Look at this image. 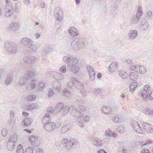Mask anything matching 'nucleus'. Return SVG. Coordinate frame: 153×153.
<instances>
[{"label": "nucleus", "instance_id": "nucleus-11", "mask_svg": "<svg viewBox=\"0 0 153 153\" xmlns=\"http://www.w3.org/2000/svg\"><path fill=\"white\" fill-rule=\"evenodd\" d=\"M54 15L58 21L62 20L63 18V12L62 9L59 7H57L54 10Z\"/></svg>", "mask_w": 153, "mask_h": 153}, {"label": "nucleus", "instance_id": "nucleus-54", "mask_svg": "<svg viewBox=\"0 0 153 153\" xmlns=\"http://www.w3.org/2000/svg\"><path fill=\"white\" fill-rule=\"evenodd\" d=\"M113 120L114 123H119L121 122V120L117 116H115L113 117Z\"/></svg>", "mask_w": 153, "mask_h": 153}, {"label": "nucleus", "instance_id": "nucleus-47", "mask_svg": "<svg viewBox=\"0 0 153 153\" xmlns=\"http://www.w3.org/2000/svg\"><path fill=\"white\" fill-rule=\"evenodd\" d=\"M7 147L8 149L10 151H12L14 149L15 144H13L10 143H7Z\"/></svg>", "mask_w": 153, "mask_h": 153}, {"label": "nucleus", "instance_id": "nucleus-39", "mask_svg": "<svg viewBox=\"0 0 153 153\" xmlns=\"http://www.w3.org/2000/svg\"><path fill=\"white\" fill-rule=\"evenodd\" d=\"M70 112L69 107L68 106H64L63 107L62 109L61 110V113L63 115L67 114L68 111Z\"/></svg>", "mask_w": 153, "mask_h": 153}, {"label": "nucleus", "instance_id": "nucleus-24", "mask_svg": "<svg viewBox=\"0 0 153 153\" xmlns=\"http://www.w3.org/2000/svg\"><path fill=\"white\" fill-rule=\"evenodd\" d=\"M77 64V63H73L69 66V67L71 68V72L74 74H76L79 71V67L78 66L76 65Z\"/></svg>", "mask_w": 153, "mask_h": 153}, {"label": "nucleus", "instance_id": "nucleus-48", "mask_svg": "<svg viewBox=\"0 0 153 153\" xmlns=\"http://www.w3.org/2000/svg\"><path fill=\"white\" fill-rule=\"evenodd\" d=\"M36 96L33 94H30L27 97L28 101H31L35 100L36 99Z\"/></svg>", "mask_w": 153, "mask_h": 153}, {"label": "nucleus", "instance_id": "nucleus-17", "mask_svg": "<svg viewBox=\"0 0 153 153\" xmlns=\"http://www.w3.org/2000/svg\"><path fill=\"white\" fill-rule=\"evenodd\" d=\"M74 82V86L79 90H82L84 88V87L82 84L76 78L71 77L70 78Z\"/></svg>", "mask_w": 153, "mask_h": 153}, {"label": "nucleus", "instance_id": "nucleus-32", "mask_svg": "<svg viewBox=\"0 0 153 153\" xmlns=\"http://www.w3.org/2000/svg\"><path fill=\"white\" fill-rule=\"evenodd\" d=\"M101 110L105 114H110L112 111V108L109 106H104L102 108Z\"/></svg>", "mask_w": 153, "mask_h": 153}, {"label": "nucleus", "instance_id": "nucleus-10", "mask_svg": "<svg viewBox=\"0 0 153 153\" xmlns=\"http://www.w3.org/2000/svg\"><path fill=\"white\" fill-rule=\"evenodd\" d=\"M36 80L35 78L33 77L32 79L29 81L27 82L26 88L28 90H30L32 89L36 88Z\"/></svg>", "mask_w": 153, "mask_h": 153}, {"label": "nucleus", "instance_id": "nucleus-13", "mask_svg": "<svg viewBox=\"0 0 153 153\" xmlns=\"http://www.w3.org/2000/svg\"><path fill=\"white\" fill-rule=\"evenodd\" d=\"M86 68L89 73L90 77L89 80L91 81H92L95 79L96 75L94 70L92 66H88Z\"/></svg>", "mask_w": 153, "mask_h": 153}, {"label": "nucleus", "instance_id": "nucleus-61", "mask_svg": "<svg viewBox=\"0 0 153 153\" xmlns=\"http://www.w3.org/2000/svg\"><path fill=\"white\" fill-rule=\"evenodd\" d=\"M143 14V12L141 10H138L137 12V14L135 15L138 18L139 17V19H140L141 17L142 16Z\"/></svg>", "mask_w": 153, "mask_h": 153}, {"label": "nucleus", "instance_id": "nucleus-58", "mask_svg": "<svg viewBox=\"0 0 153 153\" xmlns=\"http://www.w3.org/2000/svg\"><path fill=\"white\" fill-rule=\"evenodd\" d=\"M25 110L27 111H32L33 110L32 108V104L27 105L25 107Z\"/></svg>", "mask_w": 153, "mask_h": 153}, {"label": "nucleus", "instance_id": "nucleus-63", "mask_svg": "<svg viewBox=\"0 0 153 153\" xmlns=\"http://www.w3.org/2000/svg\"><path fill=\"white\" fill-rule=\"evenodd\" d=\"M118 129L119 130L118 131L120 133H123L125 131L124 128L123 126H119Z\"/></svg>", "mask_w": 153, "mask_h": 153}, {"label": "nucleus", "instance_id": "nucleus-15", "mask_svg": "<svg viewBox=\"0 0 153 153\" xmlns=\"http://www.w3.org/2000/svg\"><path fill=\"white\" fill-rule=\"evenodd\" d=\"M45 124L44 125V128L48 131H52L55 129V126H56V125L53 122H48Z\"/></svg>", "mask_w": 153, "mask_h": 153}, {"label": "nucleus", "instance_id": "nucleus-16", "mask_svg": "<svg viewBox=\"0 0 153 153\" xmlns=\"http://www.w3.org/2000/svg\"><path fill=\"white\" fill-rule=\"evenodd\" d=\"M148 22L145 19H141L140 27L142 30L143 32L144 33H148V32H147V30L148 28Z\"/></svg>", "mask_w": 153, "mask_h": 153}, {"label": "nucleus", "instance_id": "nucleus-35", "mask_svg": "<svg viewBox=\"0 0 153 153\" xmlns=\"http://www.w3.org/2000/svg\"><path fill=\"white\" fill-rule=\"evenodd\" d=\"M54 78L58 80H62L64 79V76L60 73L56 72L55 73Z\"/></svg>", "mask_w": 153, "mask_h": 153}, {"label": "nucleus", "instance_id": "nucleus-3", "mask_svg": "<svg viewBox=\"0 0 153 153\" xmlns=\"http://www.w3.org/2000/svg\"><path fill=\"white\" fill-rule=\"evenodd\" d=\"M70 113L71 114L75 117H80L83 116L82 113L84 112L85 109V107L83 105H80L79 108V110L76 109L74 106H71L69 107Z\"/></svg>", "mask_w": 153, "mask_h": 153}, {"label": "nucleus", "instance_id": "nucleus-64", "mask_svg": "<svg viewBox=\"0 0 153 153\" xmlns=\"http://www.w3.org/2000/svg\"><path fill=\"white\" fill-rule=\"evenodd\" d=\"M68 128L66 126H63L61 129V131L63 133H64L68 130Z\"/></svg>", "mask_w": 153, "mask_h": 153}, {"label": "nucleus", "instance_id": "nucleus-19", "mask_svg": "<svg viewBox=\"0 0 153 153\" xmlns=\"http://www.w3.org/2000/svg\"><path fill=\"white\" fill-rule=\"evenodd\" d=\"M24 62L28 64L33 63L36 60L35 57L30 56L25 57L23 58Z\"/></svg>", "mask_w": 153, "mask_h": 153}, {"label": "nucleus", "instance_id": "nucleus-36", "mask_svg": "<svg viewBox=\"0 0 153 153\" xmlns=\"http://www.w3.org/2000/svg\"><path fill=\"white\" fill-rule=\"evenodd\" d=\"M140 19L135 15H134L131 19V22L133 24H136L139 22Z\"/></svg>", "mask_w": 153, "mask_h": 153}, {"label": "nucleus", "instance_id": "nucleus-50", "mask_svg": "<svg viewBox=\"0 0 153 153\" xmlns=\"http://www.w3.org/2000/svg\"><path fill=\"white\" fill-rule=\"evenodd\" d=\"M127 150L123 146L119 147L118 149V153H127Z\"/></svg>", "mask_w": 153, "mask_h": 153}, {"label": "nucleus", "instance_id": "nucleus-26", "mask_svg": "<svg viewBox=\"0 0 153 153\" xmlns=\"http://www.w3.org/2000/svg\"><path fill=\"white\" fill-rule=\"evenodd\" d=\"M119 64L117 62L112 63L109 66V70L111 72H114L117 70V67L118 66Z\"/></svg>", "mask_w": 153, "mask_h": 153}, {"label": "nucleus", "instance_id": "nucleus-37", "mask_svg": "<svg viewBox=\"0 0 153 153\" xmlns=\"http://www.w3.org/2000/svg\"><path fill=\"white\" fill-rule=\"evenodd\" d=\"M45 84L43 82H39V85L37 87L38 90L40 91H43L45 88Z\"/></svg>", "mask_w": 153, "mask_h": 153}, {"label": "nucleus", "instance_id": "nucleus-62", "mask_svg": "<svg viewBox=\"0 0 153 153\" xmlns=\"http://www.w3.org/2000/svg\"><path fill=\"white\" fill-rule=\"evenodd\" d=\"M80 92L82 94L83 97H85L87 96V93L85 90L82 89V90H80Z\"/></svg>", "mask_w": 153, "mask_h": 153}, {"label": "nucleus", "instance_id": "nucleus-25", "mask_svg": "<svg viewBox=\"0 0 153 153\" xmlns=\"http://www.w3.org/2000/svg\"><path fill=\"white\" fill-rule=\"evenodd\" d=\"M68 31L69 33L72 36H74L79 35L77 30L74 27H70Z\"/></svg>", "mask_w": 153, "mask_h": 153}, {"label": "nucleus", "instance_id": "nucleus-31", "mask_svg": "<svg viewBox=\"0 0 153 153\" xmlns=\"http://www.w3.org/2000/svg\"><path fill=\"white\" fill-rule=\"evenodd\" d=\"M128 76L131 80L136 81L138 79V75L137 73L134 72H131L128 74Z\"/></svg>", "mask_w": 153, "mask_h": 153}, {"label": "nucleus", "instance_id": "nucleus-56", "mask_svg": "<svg viewBox=\"0 0 153 153\" xmlns=\"http://www.w3.org/2000/svg\"><path fill=\"white\" fill-rule=\"evenodd\" d=\"M71 81H69L68 82L67 87L70 88H71L73 86H74V83L72 80L71 79Z\"/></svg>", "mask_w": 153, "mask_h": 153}, {"label": "nucleus", "instance_id": "nucleus-4", "mask_svg": "<svg viewBox=\"0 0 153 153\" xmlns=\"http://www.w3.org/2000/svg\"><path fill=\"white\" fill-rule=\"evenodd\" d=\"M36 74L35 70L29 71L25 74L23 78H21L19 81V84L21 85H24L29 81L32 79Z\"/></svg>", "mask_w": 153, "mask_h": 153}, {"label": "nucleus", "instance_id": "nucleus-49", "mask_svg": "<svg viewBox=\"0 0 153 153\" xmlns=\"http://www.w3.org/2000/svg\"><path fill=\"white\" fill-rule=\"evenodd\" d=\"M62 94L65 97H68L71 94V92L66 89H64Z\"/></svg>", "mask_w": 153, "mask_h": 153}, {"label": "nucleus", "instance_id": "nucleus-38", "mask_svg": "<svg viewBox=\"0 0 153 153\" xmlns=\"http://www.w3.org/2000/svg\"><path fill=\"white\" fill-rule=\"evenodd\" d=\"M137 85V84L136 82L131 83L129 87L130 91L132 92L134 91Z\"/></svg>", "mask_w": 153, "mask_h": 153}, {"label": "nucleus", "instance_id": "nucleus-5", "mask_svg": "<svg viewBox=\"0 0 153 153\" xmlns=\"http://www.w3.org/2000/svg\"><path fill=\"white\" fill-rule=\"evenodd\" d=\"M4 47L7 51L11 53H14L17 51L16 44L13 42H5L4 43Z\"/></svg>", "mask_w": 153, "mask_h": 153}, {"label": "nucleus", "instance_id": "nucleus-29", "mask_svg": "<svg viewBox=\"0 0 153 153\" xmlns=\"http://www.w3.org/2000/svg\"><path fill=\"white\" fill-rule=\"evenodd\" d=\"M105 138L106 139L109 138V137H116L117 135L116 133L112 131L109 130H107L105 132Z\"/></svg>", "mask_w": 153, "mask_h": 153}, {"label": "nucleus", "instance_id": "nucleus-57", "mask_svg": "<svg viewBox=\"0 0 153 153\" xmlns=\"http://www.w3.org/2000/svg\"><path fill=\"white\" fill-rule=\"evenodd\" d=\"M54 94V92L51 88H49L48 90V97H52Z\"/></svg>", "mask_w": 153, "mask_h": 153}, {"label": "nucleus", "instance_id": "nucleus-28", "mask_svg": "<svg viewBox=\"0 0 153 153\" xmlns=\"http://www.w3.org/2000/svg\"><path fill=\"white\" fill-rule=\"evenodd\" d=\"M33 122V120L31 118H25L22 123L23 126L27 128L28 126L30 125Z\"/></svg>", "mask_w": 153, "mask_h": 153}, {"label": "nucleus", "instance_id": "nucleus-1", "mask_svg": "<svg viewBox=\"0 0 153 153\" xmlns=\"http://www.w3.org/2000/svg\"><path fill=\"white\" fill-rule=\"evenodd\" d=\"M88 43L87 39L80 37L75 39L71 42V45L73 48L77 50L79 48H86Z\"/></svg>", "mask_w": 153, "mask_h": 153}, {"label": "nucleus", "instance_id": "nucleus-21", "mask_svg": "<svg viewBox=\"0 0 153 153\" xmlns=\"http://www.w3.org/2000/svg\"><path fill=\"white\" fill-rule=\"evenodd\" d=\"M13 80V74L11 73H9L5 80V84L6 85H9L11 83Z\"/></svg>", "mask_w": 153, "mask_h": 153}, {"label": "nucleus", "instance_id": "nucleus-41", "mask_svg": "<svg viewBox=\"0 0 153 153\" xmlns=\"http://www.w3.org/2000/svg\"><path fill=\"white\" fill-rule=\"evenodd\" d=\"M143 112L146 114L151 115H153V109L148 108L143 110Z\"/></svg>", "mask_w": 153, "mask_h": 153}, {"label": "nucleus", "instance_id": "nucleus-60", "mask_svg": "<svg viewBox=\"0 0 153 153\" xmlns=\"http://www.w3.org/2000/svg\"><path fill=\"white\" fill-rule=\"evenodd\" d=\"M1 134L2 136L5 137L6 136L7 134V130L6 128H3L1 131Z\"/></svg>", "mask_w": 153, "mask_h": 153}, {"label": "nucleus", "instance_id": "nucleus-42", "mask_svg": "<svg viewBox=\"0 0 153 153\" xmlns=\"http://www.w3.org/2000/svg\"><path fill=\"white\" fill-rule=\"evenodd\" d=\"M93 92L95 95H101L102 94V92L101 89L100 88L94 89L93 90Z\"/></svg>", "mask_w": 153, "mask_h": 153}, {"label": "nucleus", "instance_id": "nucleus-22", "mask_svg": "<svg viewBox=\"0 0 153 153\" xmlns=\"http://www.w3.org/2000/svg\"><path fill=\"white\" fill-rule=\"evenodd\" d=\"M33 42L32 40L26 37L23 38L21 40V43L25 46H29L30 45L33 43Z\"/></svg>", "mask_w": 153, "mask_h": 153}, {"label": "nucleus", "instance_id": "nucleus-6", "mask_svg": "<svg viewBox=\"0 0 153 153\" xmlns=\"http://www.w3.org/2000/svg\"><path fill=\"white\" fill-rule=\"evenodd\" d=\"M63 61L69 66L73 63L77 64L78 63V59L76 58H73V56L69 55L66 56L63 58Z\"/></svg>", "mask_w": 153, "mask_h": 153}, {"label": "nucleus", "instance_id": "nucleus-7", "mask_svg": "<svg viewBox=\"0 0 153 153\" xmlns=\"http://www.w3.org/2000/svg\"><path fill=\"white\" fill-rule=\"evenodd\" d=\"M131 70L143 74L146 71V69L144 66L139 65H131L130 66Z\"/></svg>", "mask_w": 153, "mask_h": 153}, {"label": "nucleus", "instance_id": "nucleus-43", "mask_svg": "<svg viewBox=\"0 0 153 153\" xmlns=\"http://www.w3.org/2000/svg\"><path fill=\"white\" fill-rule=\"evenodd\" d=\"M11 29L13 31L17 30L19 27V25L17 22H14V23H12L11 24Z\"/></svg>", "mask_w": 153, "mask_h": 153}, {"label": "nucleus", "instance_id": "nucleus-46", "mask_svg": "<svg viewBox=\"0 0 153 153\" xmlns=\"http://www.w3.org/2000/svg\"><path fill=\"white\" fill-rule=\"evenodd\" d=\"M64 106V105L63 103L62 102L59 103L56 106V108L57 111L61 112Z\"/></svg>", "mask_w": 153, "mask_h": 153}, {"label": "nucleus", "instance_id": "nucleus-55", "mask_svg": "<svg viewBox=\"0 0 153 153\" xmlns=\"http://www.w3.org/2000/svg\"><path fill=\"white\" fill-rule=\"evenodd\" d=\"M33 151L32 148L29 147L26 149L25 153H33Z\"/></svg>", "mask_w": 153, "mask_h": 153}, {"label": "nucleus", "instance_id": "nucleus-20", "mask_svg": "<svg viewBox=\"0 0 153 153\" xmlns=\"http://www.w3.org/2000/svg\"><path fill=\"white\" fill-rule=\"evenodd\" d=\"M29 140L32 146L35 147L38 144L39 141L37 137L33 135H31L30 136Z\"/></svg>", "mask_w": 153, "mask_h": 153}, {"label": "nucleus", "instance_id": "nucleus-27", "mask_svg": "<svg viewBox=\"0 0 153 153\" xmlns=\"http://www.w3.org/2000/svg\"><path fill=\"white\" fill-rule=\"evenodd\" d=\"M151 141H147L145 142L144 144L142 145L141 148L143 149V151L141 153H150L149 150L145 148V146L148 144H151L152 143Z\"/></svg>", "mask_w": 153, "mask_h": 153}, {"label": "nucleus", "instance_id": "nucleus-2", "mask_svg": "<svg viewBox=\"0 0 153 153\" xmlns=\"http://www.w3.org/2000/svg\"><path fill=\"white\" fill-rule=\"evenodd\" d=\"M79 144L78 141L73 138L70 140L65 139L61 141L60 145L63 149L66 150V149L70 150L73 147L76 148Z\"/></svg>", "mask_w": 153, "mask_h": 153}, {"label": "nucleus", "instance_id": "nucleus-34", "mask_svg": "<svg viewBox=\"0 0 153 153\" xmlns=\"http://www.w3.org/2000/svg\"><path fill=\"white\" fill-rule=\"evenodd\" d=\"M16 118H10V119L8 120L7 124L10 127L13 128L15 126L16 123Z\"/></svg>", "mask_w": 153, "mask_h": 153}, {"label": "nucleus", "instance_id": "nucleus-44", "mask_svg": "<svg viewBox=\"0 0 153 153\" xmlns=\"http://www.w3.org/2000/svg\"><path fill=\"white\" fill-rule=\"evenodd\" d=\"M94 143L97 146H100L102 145L101 140L99 138H96L94 140Z\"/></svg>", "mask_w": 153, "mask_h": 153}, {"label": "nucleus", "instance_id": "nucleus-14", "mask_svg": "<svg viewBox=\"0 0 153 153\" xmlns=\"http://www.w3.org/2000/svg\"><path fill=\"white\" fill-rule=\"evenodd\" d=\"M138 36V31L136 30H130L128 33V39L130 40H135Z\"/></svg>", "mask_w": 153, "mask_h": 153}, {"label": "nucleus", "instance_id": "nucleus-59", "mask_svg": "<svg viewBox=\"0 0 153 153\" xmlns=\"http://www.w3.org/2000/svg\"><path fill=\"white\" fill-rule=\"evenodd\" d=\"M66 68L65 66H63L60 68V72L62 73H65L66 72Z\"/></svg>", "mask_w": 153, "mask_h": 153}, {"label": "nucleus", "instance_id": "nucleus-12", "mask_svg": "<svg viewBox=\"0 0 153 153\" xmlns=\"http://www.w3.org/2000/svg\"><path fill=\"white\" fill-rule=\"evenodd\" d=\"M131 126L135 131L139 134H142L143 133L144 129L140 126L138 123L136 121L133 122Z\"/></svg>", "mask_w": 153, "mask_h": 153}, {"label": "nucleus", "instance_id": "nucleus-8", "mask_svg": "<svg viewBox=\"0 0 153 153\" xmlns=\"http://www.w3.org/2000/svg\"><path fill=\"white\" fill-rule=\"evenodd\" d=\"M5 10L4 15L7 18H10L12 16L14 12L13 7L10 4L7 5L6 6Z\"/></svg>", "mask_w": 153, "mask_h": 153}, {"label": "nucleus", "instance_id": "nucleus-23", "mask_svg": "<svg viewBox=\"0 0 153 153\" xmlns=\"http://www.w3.org/2000/svg\"><path fill=\"white\" fill-rule=\"evenodd\" d=\"M143 125L144 129L147 132L152 133L153 132V127L151 125L145 123H143Z\"/></svg>", "mask_w": 153, "mask_h": 153}, {"label": "nucleus", "instance_id": "nucleus-33", "mask_svg": "<svg viewBox=\"0 0 153 153\" xmlns=\"http://www.w3.org/2000/svg\"><path fill=\"white\" fill-rule=\"evenodd\" d=\"M139 94H140L143 98H146L148 96V91H147L146 89L141 90L139 92Z\"/></svg>", "mask_w": 153, "mask_h": 153}, {"label": "nucleus", "instance_id": "nucleus-30", "mask_svg": "<svg viewBox=\"0 0 153 153\" xmlns=\"http://www.w3.org/2000/svg\"><path fill=\"white\" fill-rule=\"evenodd\" d=\"M18 140L17 136L15 134H14L11 136L8 139L7 143H10L13 144H15Z\"/></svg>", "mask_w": 153, "mask_h": 153}, {"label": "nucleus", "instance_id": "nucleus-45", "mask_svg": "<svg viewBox=\"0 0 153 153\" xmlns=\"http://www.w3.org/2000/svg\"><path fill=\"white\" fill-rule=\"evenodd\" d=\"M16 153H25L23 146L22 145H19L17 147Z\"/></svg>", "mask_w": 153, "mask_h": 153}, {"label": "nucleus", "instance_id": "nucleus-40", "mask_svg": "<svg viewBox=\"0 0 153 153\" xmlns=\"http://www.w3.org/2000/svg\"><path fill=\"white\" fill-rule=\"evenodd\" d=\"M119 75L123 79H125L128 76L127 73L123 70L120 71Z\"/></svg>", "mask_w": 153, "mask_h": 153}, {"label": "nucleus", "instance_id": "nucleus-18", "mask_svg": "<svg viewBox=\"0 0 153 153\" xmlns=\"http://www.w3.org/2000/svg\"><path fill=\"white\" fill-rule=\"evenodd\" d=\"M53 89L55 91V93H59L61 90V84L57 80H55L53 82Z\"/></svg>", "mask_w": 153, "mask_h": 153}, {"label": "nucleus", "instance_id": "nucleus-9", "mask_svg": "<svg viewBox=\"0 0 153 153\" xmlns=\"http://www.w3.org/2000/svg\"><path fill=\"white\" fill-rule=\"evenodd\" d=\"M54 111V110L53 107H50L47 108L46 113L42 120V122L45 124L48 123L50 119V114L52 113Z\"/></svg>", "mask_w": 153, "mask_h": 153}, {"label": "nucleus", "instance_id": "nucleus-52", "mask_svg": "<svg viewBox=\"0 0 153 153\" xmlns=\"http://www.w3.org/2000/svg\"><path fill=\"white\" fill-rule=\"evenodd\" d=\"M77 102L82 104H85L86 103V101L85 100L81 99L79 97H77Z\"/></svg>", "mask_w": 153, "mask_h": 153}, {"label": "nucleus", "instance_id": "nucleus-53", "mask_svg": "<svg viewBox=\"0 0 153 153\" xmlns=\"http://www.w3.org/2000/svg\"><path fill=\"white\" fill-rule=\"evenodd\" d=\"M148 95L149 99L152 100L153 99V90H148Z\"/></svg>", "mask_w": 153, "mask_h": 153}, {"label": "nucleus", "instance_id": "nucleus-51", "mask_svg": "<svg viewBox=\"0 0 153 153\" xmlns=\"http://www.w3.org/2000/svg\"><path fill=\"white\" fill-rule=\"evenodd\" d=\"M33 43L29 45V48L32 50L34 52H36L37 51V47L34 45L33 44Z\"/></svg>", "mask_w": 153, "mask_h": 153}]
</instances>
